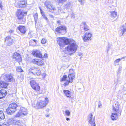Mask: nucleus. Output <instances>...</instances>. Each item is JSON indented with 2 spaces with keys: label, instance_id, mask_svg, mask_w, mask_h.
<instances>
[{
  "label": "nucleus",
  "instance_id": "obj_1",
  "mask_svg": "<svg viewBox=\"0 0 126 126\" xmlns=\"http://www.w3.org/2000/svg\"><path fill=\"white\" fill-rule=\"evenodd\" d=\"M57 41L61 48L64 47L65 45H69L65 48L64 51L65 54L71 55L76 51L78 46L76 42L73 40L68 39L64 37H61L57 38Z\"/></svg>",
  "mask_w": 126,
  "mask_h": 126
},
{
  "label": "nucleus",
  "instance_id": "obj_2",
  "mask_svg": "<svg viewBox=\"0 0 126 126\" xmlns=\"http://www.w3.org/2000/svg\"><path fill=\"white\" fill-rule=\"evenodd\" d=\"M120 105L117 102H116L113 105L112 110L114 112H115L112 113L111 116V119L113 120H117L118 117L119 115L120 114L121 115L122 111H120L119 106Z\"/></svg>",
  "mask_w": 126,
  "mask_h": 126
},
{
  "label": "nucleus",
  "instance_id": "obj_3",
  "mask_svg": "<svg viewBox=\"0 0 126 126\" xmlns=\"http://www.w3.org/2000/svg\"><path fill=\"white\" fill-rule=\"evenodd\" d=\"M48 11L53 13L54 14L56 15L64 13L61 7H58L57 9H56L54 6L50 2L48 3Z\"/></svg>",
  "mask_w": 126,
  "mask_h": 126
},
{
  "label": "nucleus",
  "instance_id": "obj_4",
  "mask_svg": "<svg viewBox=\"0 0 126 126\" xmlns=\"http://www.w3.org/2000/svg\"><path fill=\"white\" fill-rule=\"evenodd\" d=\"M74 78L75 77L73 74L69 75L67 77L66 75H64L61 77L60 81L63 82V85L66 86L68 85L69 83L72 82Z\"/></svg>",
  "mask_w": 126,
  "mask_h": 126
},
{
  "label": "nucleus",
  "instance_id": "obj_5",
  "mask_svg": "<svg viewBox=\"0 0 126 126\" xmlns=\"http://www.w3.org/2000/svg\"><path fill=\"white\" fill-rule=\"evenodd\" d=\"M27 12H24L20 9L18 10L16 16L18 21V23L23 24L25 22V19L24 18V15H26Z\"/></svg>",
  "mask_w": 126,
  "mask_h": 126
},
{
  "label": "nucleus",
  "instance_id": "obj_6",
  "mask_svg": "<svg viewBox=\"0 0 126 126\" xmlns=\"http://www.w3.org/2000/svg\"><path fill=\"white\" fill-rule=\"evenodd\" d=\"M18 107L17 104L15 103H13L10 104L6 109L7 113L11 115L16 111Z\"/></svg>",
  "mask_w": 126,
  "mask_h": 126
},
{
  "label": "nucleus",
  "instance_id": "obj_7",
  "mask_svg": "<svg viewBox=\"0 0 126 126\" xmlns=\"http://www.w3.org/2000/svg\"><path fill=\"white\" fill-rule=\"evenodd\" d=\"M30 73L36 76L40 75L41 74L39 68L38 67L33 66L29 70Z\"/></svg>",
  "mask_w": 126,
  "mask_h": 126
},
{
  "label": "nucleus",
  "instance_id": "obj_8",
  "mask_svg": "<svg viewBox=\"0 0 126 126\" xmlns=\"http://www.w3.org/2000/svg\"><path fill=\"white\" fill-rule=\"evenodd\" d=\"M95 116H93L92 113H90L88 115L87 118L88 122L91 126H95L96 124L95 121Z\"/></svg>",
  "mask_w": 126,
  "mask_h": 126
},
{
  "label": "nucleus",
  "instance_id": "obj_9",
  "mask_svg": "<svg viewBox=\"0 0 126 126\" xmlns=\"http://www.w3.org/2000/svg\"><path fill=\"white\" fill-rule=\"evenodd\" d=\"M56 31L58 32L64 34L67 32V28L65 26H61L58 27L56 29Z\"/></svg>",
  "mask_w": 126,
  "mask_h": 126
},
{
  "label": "nucleus",
  "instance_id": "obj_10",
  "mask_svg": "<svg viewBox=\"0 0 126 126\" xmlns=\"http://www.w3.org/2000/svg\"><path fill=\"white\" fill-rule=\"evenodd\" d=\"M92 33L90 32H87L84 34L83 39L85 42H87L91 40V37Z\"/></svg>",
  "mask_w": 126,
  "mask_h": 126
},
{
  "label": "nucleus",
  "instance_id": "obj_11",
  "mask_svg": "<svg viewBox=\"0 0 126 126\" xmlns=\"http://www.w3.org/2000/svg\"><path fill=\"white\" fill-rule=\"evenodd\" d=\"M30 84L32 88L37 92L38 93H39L38 92L40 89V87L37 83L34 80H32L30 82Z\"/></svg>",
  "mask_w": 126,
  "mask_h": 126
},
{
  "label": "nucleus",
  "instance_id": "obj_12",
  "mask_svg": "<svg viewBox=\"0 0 126 126\" xmlns=\"http://www.w3.org/2000/svg\"><path fill=\"white\" fill-rule=\"evenodd\" d=\"M46 102V101H40L37 103L36 106H35V108L39 109L44 107L46 106L47 103Z\"/></svg>",
  "mask_w": 126,
  "mask_h": 126
},
{
  "label": "nucleus",
  "instance_id": "obj_13",
  "mask_svg": "<svg viewBox=\"0 0 126 126\" xmlns=\"http://www.w3.org/2000/svg\"><path fill=\"white\" fill-rule=\"evenodd\" d=\"M5 41L7 45L10 46L13 44L14 41L13 39L10 36H8L5 38Z\"/></svg>",
  "mask_w": 126,
  "mask_h": 126
},
{
  "label": "nucleus",
  "instance_id": "obj_14",
  "mask_svg": "<svg viewBox=\"0 0 126 126\" xmlns=\"http://www.w3.org/2000/svg\"><path fill=\"white\" fill-rule=\"evenodd\" d=\"M32 62L40 66H42L44 64V62L40 59H33L32 61Z\"/></svg>",
  "mask_w": 126,
  "mask_h": 126
},
{
  "label": "nucleus",
  "instance_id": "obj_15",
  "mask_svg": "<svg viewBox=\"0 0 126 126\" xmlns=\"http://www.w3.org/2000/svg\"><path fill=\"white\" fill-rule=\"evenodd\" d=\"M33 55L36 57L40 58H41L42 57V55L41 52L38 50H36L33 51L32 52Z\"/></svg>",
  "mask_w": 126,
  "mask_h": 126
},
{
  "label": "nucleus",
  "instance_id": "obj_16",
  "mask_svg": "<svg viewBox=\"0 0 126 126\" xmlns=\"http://www.w3.org/2000/svg\"><path fill=\"white\" fill-rule=\"evenodd\" d=\"M126 32V24L125 23L122 25L120 28V30L119 31V35L121 36Z\"/></svg>",
  "mask_w": 126,
  "mask_h": 126
},
{
  "label": "nucleus",
  "instance_id": "obj_17",
  "mask_svg": "<svg viewBox=\"0 0 126 126\" xmlns=\"http://www.w3.org/2000/svg\"><path fill=\"white\" fill-rule=\"evenodd\" d=\"M4 79L5 80L7 81L13 82L15 80L13 79V77L9 74H7L4 76Z\"/></svg>",
  "mask_w": 126,
  "mask_h": 126
},
{
  "label": "nucleus",
  "instance_id": "obj_18",
  "mask_svg": "<svg viewBox=\"0 0 126 126\" xmlns=\"http://www.w3.org/2000/svg\"><path fill=\"white\" fill-rule=\"evenodd\" d=\"M20 32L23 34H25L26 32V29L25 26L20 25L17 28Z\"/></svg>",
  "mask_w": 126,
  "mask_h": 126
},
{
  "label": "nucleus",
  "instance_id": "obj_19",
  "mask_svg": "<svg viewBox=\"0 0 126 126\" xmlns=\"http://www.w3.org/2000/svg\"><path fill=\"white\" fill-rule=\"evenodd\" d=\"M26 3L24 0L19 1L17 3L18 7L23 8L25 7Z\"/></svg>",
  "mask_w": 126,
  "mask_h": 126
},
{
  "label": "nucleus",
  "instance_id": "obj_20",
  "mask_svg": "<svg viewBox=\"0 0 126 126\" xmlns=\"http://www.w3.org/2000/svg\"><path fill=\"white\" fill-rule=\"evenodd\" d=\"M110 17L114 19L116 18L117 15V12L115 11H110L109 12Z\"/></svg>",
  "mask_w": 126,
  "mask_h": 126
},
{
  "label": "nucleus",
  "instance_id": "obj_21",
  "mask_svg": "<svg viewBox=\"0 0 126 126\" xmlns=\"http://www.w3.org/2000/svg\"><path fill=\"white\" fill-rule=\"evenodd\" d=\"M7 94L5 90H2L0 91V99L5 97Z\"/></svg>",
  "mask_w": 126,
  "mask_h": 126
},
{
  "label": "nucleus",
  "instance_id": "obj_22",
  "mask_svg": "<svg viewBox=\"0 0 126 126\" xmlns=\"http://www.w3.org/2000/svg\"><path fill=\"white\" fill-rule=\"evenodd\" d=\"M63 92L64 93L65 95L67 97L71 98L72 93L68 90H63Z\"/></svg>",
  "mask_w": 126,
  "mask_h": 126
},
{
  "label": "nucleus",
  "instance_id": "obj_23",
  "mask_svg": "<svg viewBox=\"0 0 126 126\" xmlns=\"http://www.w3.org/2000/svg\"><path fill=\"white\" fill-rule=\"evenodd\" d=\"M19 111L22 115H26L27 114V111L23 107L20 108Z\"/></svg>",
  "mask_w": 126,
  "mask_h": 126
},
{
  "label": "nucleus",
  "instance_id": "obj_24",
  "mask_svg": "<svg viewBox=\"0 0 126 126\" xmlns=\"http://www.w3.org/2000/svg\"><path fill=\"white\" fill-rule=\"evenodd\" d=\"M8 85V83L3 81L0 82V87L2 88H6Z\"/></svg>",
  "mask_w": 126,
  "mask_h": 126
},
{
  "label": "nucleus",
  "instance_id": "obj_25",
  "mask_svg": "<svg viewBox=\"0 0 126 126\" xmlns=\"http://www.w3.org/2000/svg\"><path fill=\"white\" fill-rule=\"evenodd\" d=\"M14 123H15V125H18V126H22L23 124L22 122L19 120L15 121H14Z\"/></svg>",
  "mask_w": 126,
  "mask_h": 126
},
{
  "label": "nucleus",
  "instance_id": "obj_26",
  "mask_svg": "<svg viewBox=\"0 0 126 126\" xmlns=\"http://www.w3.org/2000/svg\"><path fill=\"white\" fill-rule=\"evenodd\" d=\"M72 7L71 3L70 2L67 3L64 6V8L66 9H69Z\"/></svg>",
  "mask_w": 126,
  "mask_h": 126
},
{
  "label": "nucleus",
  "instance_id": "obj_27",
  "mask_svg": "<svg viewBox=\"0 0 126 126\" xmlns=\"http://www.w3.org/2000/svg\"><path fill=\"white\" fill-rule=\"evenodd\" d=\"M0 112V120L3 119L5 118V116L3 112V110H1Z\"/></svg>",
  "mask_w": 126,
  "mask_h": 126
},
{
  "label": "nucleus",
  "instance_id": "obj_28",
  "mask_svg": "<svg viewBox=\"0 0 126 126\" xmlns=\"http://www.w3.org/2000/svg\"><path fill=\"white\" fill-rule=\"evenodd\" d=\"M120 60H121V59H118L115 60L114 62V66H116L118 65L119 63Z\"/></svg>",
  "mask_w": 126,
  "mask_h": 126
},
{
  "label": "nucleus",
  "instance_id": "obj_29",
  "mask_svg": "<svg viewBox=\"0 0 126 126\" xmlns=\"http://www.w3.org/2000/svg\"><path fill=\"white\" fill-rule=\"evenodd\" d=\"M33 16L34 19L35 23H37V19L38 18V14L37 13H36L33 15Z\"/></svg>",
  "mask_w": 126,
  "mask_h": 126
},
{
  "label": "nucleus",
  "instance_id": "obj_30",
  "mask_svg": "<svg viewBox=\"0 0 126 126\" xmlns=\"http://www.w3.org/2000/svg\"><path fill=\"white\" fill-rule=\"evenodd\" d=\"M17 55L15 59L18 62H20L21 60V59L20 54L19 53V55Z\"/></svg>",
  "mask_w": 126,
  "mask_h": 126
},
{
  "label": "nucleus",
  "instance_id": "obj_31",
  "mask_svg": "<svg viewBox=\"0 0 126 126\" xmlns=\"http://www.w3.org/2000/svg\"><path fill=\"white\" fill-rule=\"evenodd\" d=\"M122 69V66L121 65H119V66L118 70L117 71V74H119L121 72Z\"/></svg>",
  "mask_w": 126,
  "mask_h": 126
},
{
  "label": "nucleus",
  "instance_id": "obj_32",
  "mask_svg": "<svg viewBox=\"0 0 126 126\" xmlns=\"http://www.w3.org/2000/svg\"><path fill=\"white\" fill-rule=\"evenodd\" d=\"M41 13L42 14V16L46 20L47 19V17L45 15V14L44 13L43 11L41 10V9H40Z\"/></svg>",
  "mask_w": 126,
  "mask_h": 126
},
{
  "label": "nucleus",
  "instance_id": "obj_33",
  "mask_svg": "<svg viewBox=\"0 0 126 126\" xmlns=\"http://www.w3.org/2000/svg\"><path fill=\"white\" fill-rule=\"evenodd\" d=\"M16 71L18 72H23V70L21 69L20 66L17 67L16 68Z\"/></svg>",
  "mask_w": 126,
  "mask_h": 126
},
{
  "label": "nucleus",
  "instance_id": "obj_34",
  "mask_svg": "<svg viewBox=\"0 0 126 126\" xmlns=\"http://www.w3.org/2000/svg\"><path fill=\"white\" fill-rule=\"evenodd\" d=\"M114 0H112L111 2V3L112 4V5L114 6H117V2L116 1H115V2H114Z\"/></svg>",
  "mask_w": 126,
  "mask_h": 126
},
{
  "label": "nucleus",
  "instance_id": "obj_35",
  "mask_svg": "<svg viewBox=\"0 0 126 126\" xmlns=\"http://www.w3.org/2000/svg\"><path fill=\"white\" fill-rule=\"evenodd\" d=\"M18 55H19V53L16 52H15L13 56V58L15 59L16 58L17 56Z\"/></svg>",
  "mask_w": 126,
  "mask_h": 126
},
{
  "label": "nucleus",
  "instance_id": "obj_36",
  "mask_svg": "<svg viewBox=\"0 0 126 126\" xmlns=\"http://www.w3.org/2000/svg\"><path fill=\"white\" fill-rule=\"evenodd\" d=\"M23 115L21 113H20V111H19L15 115V117H18L20 116Z\"/></svg>",
  "mask_w": 126,
  "mask_h": 126
},
{
  "label": "nucleus",
  "instance_id": "obj_37",
  "mask_svg": "<svg viewBox=\"0 0 126 126\" xmlns=\"http://www.w3.org/2000/svg\"><path fill=\"white\" fill-rule=\"evenodd\" d=\"M74 71L73 69H70L69 70V73H70L69 74V75H70V74H73L74 75V76L75 78V76L74 74Z\"/></svg>",
  "mask_w": 126,
  "mask_h": 126
},
{
  "label": "nucleus",
  "instance_id": "obj_38",
  "mask_svg": "<svg viewBox=\"0 0 126 126\" xmlns=\"http://www.w3.org/2000/svg\"><path fill=\"white\" fill-rule=\"evenodd\" d=\"M57 0L59 4L60 3L63 4L64 2L66 1V0Z\"/></svg>",
  "mask_w": 126,
  "mask_h": 126
},
{
  "label": "nucleus",
  "instance_id": "obj_39",
  "mask_svg": "<svg viewBox=\"0 0 126 126\" xmlns=\"http://www.w3.org/2000/svg\"><path fill=\"white\" fill-rule=\"evenodd\" d=\"M65 114L68 116H69L70 112L68 110H66L65 111Z\"/></svg>",
  "mask_w": 126,
  "mask_h": 126
},
{
  "label": "nucleus",
  "instance_id": "obj_40",
  "mask_svg": "<svg viewBox=\"0 0 126 126\" xmlns=\"http://www.w3.org/2000/svg\"><path fill=\"white\" fill-rule=\"evenodd\" d=\"M84 30L85 31H87L89 30L88 26L87 25V26H84Z\"/></svg>",
  "mask_w": 126,
  "mask_h": 126
},
{
  "label": "nucleus",
  "instance_id": "obj_41",
  "mask_svg": "<svg viewBox=\"0 0 126 126\" xmlns=\"http://www.w3.org/2000/svg\"><path fill=\"white\" fill-rule=\"evenodd\" d=\"M10 120H9L8 121V122L9 123V124H8V126L6 124V125L7 126H10V125H11L12 123H13V122L12 120H11V121H10Z\"/></svg>",
  "mask_w": 126,
  "mask_h": 126
},
{
  "label": "nucleus",
  "instance_id": "obj_42",
  "mask_svg": "<svg viewBox=\"0 0 126 126\" xmlns=\"http://www.w3.org/2000/svg\"><path fill=\"white\" fill-rule=\"evenodd\" d=\"M18 77L22 79L24 78V76L23 75L21 74L19 76H18Z\"/></svg>",
  "mask_w": 126,
  "mask_h": 126
},
{
  "label": "nucleus",
  "instance_id": "obj_43",
  "mask_svg": "<svg viewBox=\"0 0 126 126\" xmlns=\"http://www.w3.org/2000/svg\"><path fill=\"white\" fill-rule=\"evenodd\" d=\"M78 0L80 3L81 5H83L84 4V0Z\"/></svg>",
  "mask_w": 126,
  "mask_h": 126
},
{
  "label": "nucleus",
  "instance_id": "obj_44",
  "mask_svg": "<svg viewBox=\"0 0 126 126\" xmlns=\"http://www.w3.org/2000/svg\"><path fill=\"white\" fill-rule=\"evenodd\" d=\"M41 43L43 44H44L46 43V41L44 39H43L41 40Z\"/></svg>",
  "mask_w": 126,
  "mask_h": 126
},
{
  "label": "nucleus",
  "instance_id": "obj_45",
  "mask_svg": "<svg viewBox=\"0 0 126 126\" xmlns=\"http://www.w3.org/2000/svg\"><path fill=\"white\" fill-rule=\"evenodd\" d=\"M78 55L80 56V59L82 57V56L83 55V54L81 52H79L78 53Z\"/></svg>",
  "mask_w": 126,
  "mask_h": 126
},
{
  "label": "nucleus",
  "instance_id": "obj_46",
  "mask_svg": "<svg viewBox=\"0 0 126 126\" xmlns=\"http://www.w3.org/2000/svg\"><path fill=\"white\" fill-rule=\"evenodd\" d=\"M14 31L13 30H10L9 32H8L10 34L13 33Z\"/></svg>",
  "mask_w": 126,
  "mask_h": 126
},
{
  "label": "nucleus",
  "instance_id": "obj_47",
  "mask_svg": "<svg viewBox=\"0 0 126 126\" xmlns=\"http://www.w3.org/2000/svg\"><path fill=\"white\" fill-rule=\"evenodd\" d=\"M82 24L83 25L84 27V26H87V25L86 24V22H82Z\"/></svg>",
  "mask_w": 126,
  "mask_h": 126
},
{
  "label": "nucleus",
  "instance_id": "obj_48",
  "mask_svg": "<svg viewBox=\"0 0 126 126\" xmlns=\"http://www.w3.org/2000/svg\"><path fill=\"white\" fill-rule=\"evenodd\" d=\"M110 48V46L109 45L107 49V52H108L109 51V50Z\"/></svg>",
  "mask_w": 126,
  "mask_h": 126
},
{
  "label": "nucleus",
  "instance_id": "obj_49",
  "mask_svg": "<svg viewBox=\"0 0 126 126\" xmlns=\"http://www.w3.org/2000/svg\"><path fill=\"white\" fill-rule=\"evenodd\" d=\"M71 17L72 18H74L75 17V16H74V13L72 14L71 15Z\"/></svg>",
  "mask_w": 126,
  "mask_h": 126
},
{
  "label": "nucleus",
  "instance_id": "obj_50",
  "mask_svg": "<svg viewBox=\"0 0 126 126\" xmlns=\"http://www.w3.org/2000/svg\"><path fill=\"white\" fill-rule=\"evenodd\" d=\"M1 1H0V8L2 9V6L1 4Z\"/></svg>",
  "mask_w": 126,
  "mask_h": 126
},
{
  "label": "nucleus",
  "instance_id": "obj_51",
  "mask_svg": "<svg viewBox=\"0 0 126 126\" xmlns=\"http://www.w3.org/2000/svg\"><path fill=\"white\" fill-rule=\"evenodd\" d=\"M126 58V56H124L123 57H121V58H119V59H121V60H122V59H124V58Z\"/></svg>",
  "mask_w": 126,
  "mask_h": 126
},
{
  "label": "nucleus",
  "instance_id": "obj_52",
  "mask_svg": "<svg viewBox=\"0 0 126 126\" xmlns=\"http://www.w3.org/2000/svg\"><path fill=\"white\" fill-rule=\"evenodd\" d=\"M45 6L47 8V3L46 2H45Z\"/></svg>",
  "mask_w": 126,
  "mask_h": 126
},
{
  "label": "nucleus",
  "instance_id": "obj_53",
  "mask_svg": "<svg viewBox=\"0 0 126 126\" xmlns=\"http://www.w3.org/2000/svg\"><path fill=\"white\" fill-rule=\"evenodd\" d=\"M47 54L46 53H45L44 54V56L45 57H47Z\"/></svg>",
  "mask_w": 126,
  "mask_h": 126
},
{
  "label": "nucleus",
  "instance_id": "obj_54",
  "mask_svg": "<svg viewBox=\"0 0 126 126\" xmlns=\"http://www.w3.org/2000/svg\"><path fill=\"white\" fill-rule=\"evenodd\" d=\"M66 120H67V121H69V120H70V119L69 118H66Z\"/></svg>",
  "mask_w": 126,
  "mask_h": 126
},
{
  "label": "nucleus",
  "instance_id": "obj_55",
  "mask_svg": "<svg viewBox=\"0 0 126 126\" xmlns=\"http://www.w3.org/2000/svg\"><path fill=\"white\" fill-rule=\"evenodd\" d=\"M60 21L59 20H58V21H57V22L58 23H59V24L60 23Z\"/></svg>",
  "mask_w": 126,
  "mask_h": 126
},
{
  "label": "nucleus",
  "instance_id": "obj_56",
  "mask_svg": "<svg viewBox=\"0 0 126 126\" xmlns=\"http://www.w3.org/2000/svg\"><path fill=\"white\" fill-rule=\"evenodd\" d=\"M1 110H3V109H2L1 108H0V112H1Z\"/></svg>",
  "mask_w": 126,
  "mask_h": 126
},
{
  "label": "nucleus",
  "instance_id": "obj_57",
  "mask_svg": "<svg viewBox=\"0 0 126 126\" xmlns=\"http://www.w3.org/2000/svg\"><path fill=\"white\" fill-rule=\"evenodd\" d=\"M101 106V104H100V105H99L98 106V107H100V106Z\"/></svg>",
  "mask_w": 126,
  "mask_h": 126
},
{
  "label": "nucleus",
  "instance_id": "obj_58",
  "mask_svg": "<svg viewBox=\"0 0 126 126\" xmlns=\"http://www.w3.org/2000/svg\"><path fill=\"white\" fill-rule=\"evenodd\" d=\"M50 16L51 17H52V18L53 17V16L51 15H50Z\"/></svg>",
  "mask_w": 126,
  "mask_h": 126
},
{
  "label": "nucleus",
  "instance_id": "obj_59",
  "mask_svg": "<svg viewBox=\"0 0 126 126\" xmlns=\"http://www.w3.org/2000/svg\"><path fill=\"white\" fill-rule=\"evenodd\" d=\"M74 100H72V101H71V102H72V103H73V102H74Z\"/></svg>",
  "mask_w": 126,
  "mask_h": 126
},
{
  "label": "nucleus",
  "instance_id": "obj_60",
  "mask_svg": "<svg viewBox=\"0 0 126 126\" xmlns=\"http://www.w3.org/2000/svg\"><path fill=\"white\" fill-rule=\"evenodd\" d=\"M33 41L35 42H36V40H33Z\"/></svg>",
  "mask_w": 126,
  "mask_h": 126
},
{
  "label": "nucleus",
  "instance_id": "obj_61",
  "mask_svg": "<svg viewBox=\"0 0 126 126\" xmlns=\"http://www.w3.org/2000/svg\"><path fill=\"white\" fill-rule=\"evenodd\" d=\"M47 97H46L45 98V99L46 101L47 100Z\"/></svg>",
  "mask_w": 126,
  "mask_h": 126
},
{
  "label": "nucleus",
  "instance_id": "obj_62",
  "mask_svg": "<svg viewBox=\"0 0 126 126\" xmlns=\"http://www.w3.org/2000/svg\"><path fill=\"white\" fill-rule=\"evenodd\" d=\"M0 126H1L0 125Z\"/></svg>",
  "mask_w": 126,
  "mask_h": 126
}]
</instances>
